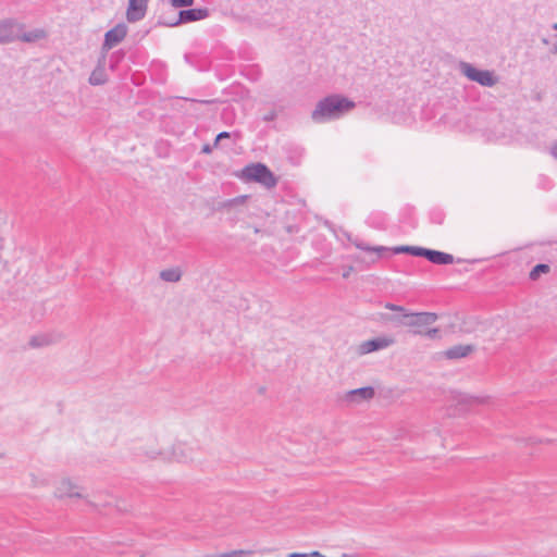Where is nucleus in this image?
Listing matches in <instances>:
<instances>
[{"label": "nucleus", "instance_id": "1", "mask_svg": "<svg viewBox=\"0 0 557 557\" xmlns=\"http://www.w3.org/2000/svg\"><path fill=\"white\" fill-rule=\"evenodd\" d=\"M356 108V103L347 97L333 94L321 99L311 113V119L323 123L339 119Z\"/></svg>", "mask_w": 557, "mask_h": 557}, {"label": "nucleus", "instance_id": "2", "mask_svg": "<svg viewBox=\"0 0 557 557\" xmlns=\"http://www.w3.org/2000/svg\"><path fill=\"white\" fill-rule=\"evenodd\" d=\"M242 177L247 182L262 184L267 188H272L277 184V178L263 163H251L246 165L242 171Z\"/></svg>", "mask_w": 557, "mask_h": 557}, {"label": "nucleus", "instance_id": "3", "mask_svg": "<svg viewBox=\"0 0 557 557\" xmlns=\"http://www.w3.org/2000/svg\"><path fill=\"white\" fill-rule=\"evenodd\" d=\"M461 73L471 82H475L483 87L495 86L499 77L491 70H480L468 62L460 63Z\"/></svg>", "mask_w": 557, "mask_h": 557}, {"label": "nucleus", "instance_id": "4", "mask_svg": "<svg viewBox=\"0 0 557 557\" xmlns=\"http://www.w3.org/2000/svg\"><path fill=\"white\" fill-rule=\"evenodd\" d=\"M438 319V315L434 312H408L406 319V326L412 329V333L416 335H422V329L433 324Z\"/></svg>", "mask_w": 557, "mask_h": 557}, {"label": "nucleus", "instance_id": "5", "mask_svg": "<svg viewBox=\"0 0 557 557\" xmlns=\"http://www.w3.org/2000/svg\"><path fill=\"white\" fill-rule=\"evenodd\" d=\"M208 16L209 10L207 8L186 9L178 11L177 18L175 21H163V24L168 27H175L182 24L200 21Z\"/></svg>", "mask_w": 557, "mask_h": 557}, {"label": "nucleus", "instance_id": "6", "mask_svg": "<svg viewBox=\"0 0 557 557\" xmlns=\"http://www.w3.org/2000/svg\"><path fill=\"white\" fill-rule=\"evenodd\" d=\"M22 27L23 26L14 18L0 21V44H9L17 40Z\"/></svg>", "mask_w": 557, "mask_h": 557}, {"label": "nucleus", "instance_id": "7", "mask_svg": "<svg viewBox=\"0 0 557 557\" xmlns=\"http://www.w3.org/2000/svg\"><path fill=\"white\" fill-rule=\"evenodd\" d=\"M127 35V26L124 23L116 24L104 34L102 51H109L114 46L124 40Z\"/></svg>", "mask_w": 557, "mask_h": 557}, {"label": "nucleus", "instance_id": "8", "mask_svg": "<svg viewBox=\"0 0 557 557\" xmlns=\"http://www.w3.org/2000/svg\"><path fill=\"white\" fill-rule=\"evenodd\" d=\"M420 257L437 265H447L454 263V256L444 251L422 247Z\"/></svg>", "mask_w": 557, "mask_h": 557}, {"label": "nucleus", "instance_id": "9", "mask_svg": "<svg viewBox=\"0 0 557 557\" xmlns=\"http://www.w3.org/2000/svg\"><path fill=\"white\" fill-rule=\"evenodd\" d=\"M149 0H128L126 18L131 23L143 20L147 12Z\"/></svg>", "mask_w": 557, "mask_h": 557}, {"label": "nucleus", "instance_id": "10", "mask_svg": "<svg viewBox=\"0 0 557 557\" xmlns=\"http://www.w3.org/2000/svg\"><path fill=\"white\" fill-rule=\"evenodd\" d=\"M394 342L395 341L391 337H375L361 343V345L359 346V352L361 355H366L373 351H377L392 346Z\"/></svg>", "mask_w": 557, "mask_h": 557}, {"label": "nucleus", "instance_id": "11", "mask_svg": "<svg viewBox=\"0 0 557 557\" xmlns=\"http://www.w3.org/2000/svg\"><path fill=\"white\" fill-rule=\"evenodd\" d=\"M374 395L375 391L372 386H364L348 391L345 394V400L352 404H360L361 401L372 399Z\"/></svg>", "mask_w": 557, "mask_h": 557}, {"label": "nucleus", "instance_id": "12", "mask_svg": "<svg viewBox=\"0 0 557 557\" xmlns=\"http://www.w3.org/2000/svg\"><path fill=\"white\" fill-rule=\"evenodd\" d=\"M352 244L360 250L376 253L377 259L389 258L393 256L392 248L385 246H370L360 239L354 240Z\"/></svg>", "mask_w": 557, "mask_h": 557}, {"label": "nucleus", "instance_id": "13", "mask_svg": "<svg viewBox=\"0 0 557 557\" xmlns=\"http://www.w3.org/2000/svg\"><path fill=\"white\" fill-rule=\"evenodd\" d=\"M474 350L473 345H456L445 351L447 359H460L467 357Z\"/></svg>", "mask_w": 557, "mask_h": 557}, {"label": "nucleus", "instance_id": "14", "mask_svg": "<svg viewBox=\"0 0 557 557\" xmlns=\"http://www.w3.org/2000/svg\"><path fill=\"white\" fill-rule=\"evenodd\" d=\"M188 448L183 444L174 445L171 456L164 457L168 460H175L177 462H186L189 459Z\"/></svg>", "mask_w": 557, "mask_h": 557}, {"label": "nucleus", "instance_id": "15", "mask_svg": "<svg viewBox=\"0 0 557 557\" xmlns=\"http://www.w3.org/2000/svg\"><path fill=\"white\" fill-rule=\"evenodd\" d=\"M408 310L405 309V312H396L395 314H382V319L385 322H389L395 327L406 326L405 322L408 315Z\"/></svg>", "mask_w": 557, "mask_h": 557}, {"label": "nucleus", "instance_id": "16", "mask_svg": "<svg viewBox=\"0 0 557 557\" xmlns=\"http://www.w3.org/2000/svg\"><path fill=\"white\" fill-rule=\"evenodd\" d=\"M46 36V33L44 29H33L30 32H25V33H21L20 32V37L17 40H22L24 42H35L39 39H42L45 38Z\"/></svg>", "mask_w": 557, "mask_h": 557}, {"label": "nucleus", "instance_id": "17", "mask_svg": "<svg viewBox=\"0 0 557 557\" xmlns=\"http://www.w3.org/2000/svg\"><path fill=\"white\" fill-rule=\"evenodd\" d=\"M182 277V271L178 268L165 269L160 272V278L164 282L176 283Z\"/></svg>", "mask_w": 557, "mask_h": 557}, {"label": "nucleus", "instance_id": "18", "mask_svg": "<svg viewBox=\"0 0 557 557\" xmlns=\"http://www.w3.org/2000/svg\"><path fill=\"white\" fill-rule=\"evenodd\" d=\"M550 271V267L546 263H539L532 268L529 273L531 281H537L542 274H547Z\"/></svg>", "mask_w": 557, "mask_h": 557}, {"label": "nucleus", "instance_id": "19", "mask_svg": "<svg viewBox=\"0 0 557 557\" xmlns=\"http://www.w3.org/2000/svg\"><path fill=\"white\" fill-rule=\"evenodd\" d=\"M421 249H422V247H418V246H396V247L392 248V251H393V255L409 253L414 257H420L421 252H419V251H421Z\"/></svg>", "mask_w": 557, "mask_h": 557}, {"label": "nucleus", "instance_id": "20", "mask_svg": "<svg viewBox=\"0 0 557 557\" xmlns=\"http://www.w3.org/2000/svg\"><path fill=\"white\" fill-rule=\"evenodd\" d=\"M65 495L69 497H79L81 496V494L78 492H74V487L72 486L71 482L67 480L62 481L61 487L59 488V494H58L59 497H63Z\"/></svg>", "mask_w": 557, "mask_h": 557}, {"label": "nucleus", "instance_id": "21", "mask_svg": "<svg viewBox=\"0 0 557 557\" xmlns=\"http://www.w3.org/2000/svg\"><path fill=\"white\" fill-rule=\"evenodd\" d=\"M431 221L435 224H442L444 221V213L441 210H433L430 214Z\"/></svg>", "mask_w": 557, "mask_h": 557}, {"label": "nucleus", "instance_id": "22", "mask_svg": "<svg viewBox=\"0 0 557 557\" xmlns=\"http://www.w3.org/2000/svg\"><path fill=\"white\" fill-rule=\"evenodd\" d=\"M173 8H187L194 4V0H170Z\"/></svg>", "mask_w": 557, "mask_h": 557}, {"label": "nucleus", "instance_id": "23", "mask_svg": "<svg viewBox=\"0 0 557 557\" xmlns=\"http://www.w3.org/2000/svg\"><path fill=\"white\" fill-rule=\"evenodd\" d=\"M104 82H106V79L102 77V75L101 74L98 75L96 71H94L89 77V83L91 85H101Z\"/></svg>", "mask_w": 557, "mask_h": 557}, {"label": "nucleus", "instance_id": "24", "mask_svg": "<svg viewBox=\"0 0 557 557\" xmlns=\"http://www.w3.org/2000/svg\"><path fill=\"white\" fill-rule=\"evenodd\" d=\"M476 398L470 396V395H467V394H460L457 398V401L459 405H469L471 403H473Z\"/></svg>", "mask_w": 557, "mask_h": 557}, {"label": "nucleus", "instance_id": "25", "mask_svg": "<svg viewBox=\"0 0 557 557\" xmlns=\"http://www.w3.org/2000/svg\"><path fill=\"white\" fill-rule=\"evenodd\" d=\"M424 336H426L428 338H440V329L437 327H433V329H429L428 331L423 332Z\"/></svg>", "mask_w": 557, "mask_h": 557}, {"label": "nucleus", "instance_id": "26", "mask_svg": "<svg viewBox=\"0 0 557 557\" xmlns=\"http://www.w3.org/2000/svg\"><path fill=\"white\" fill-rule=\"evenodd\" d=\"M384 307L391 311H394V312H405V307L403 306H399V305H395V304H392V302H386L384 305Z\"/></svg>", "mask_w": 557, "mask_h": 557}, {"label": "nucleus", "instance_id": "27", "mask_svg": "<svg viewBox=\"0 0 557 557\" xmlns=\"http://www.w3.org/2000/svg\"><path fill=\"white\" fill-rule=\"evenodd\" d=\"M230 137H231V133H228V132H221L220 134L216 135V137L214 139V143H213V146L216 147L221 139L230 138Z\"/></svg>", "mask_w": 557, "mask_h": 557}, {"label": "nucleus", "instance_id": "28", "mask_svg": "<svg viewBox=\"0 0 557 557\" xmlns=\"http://www.w3.org/2000/svg\"><path fill=\"white\" fill-rule=\"evenodd\" d=\"M29 345H30L32 347H34V348H36V347H40V346L42 345V342H40L39 337L34 336V337H32V338H30V341H29Z\"/></svg>", "mask_w": 557, "mask_h": 557}, {"label": "nucleus", "instance_id": "29", "mask_svg": "<svg viewBox=\"0 0 557 557\" xmlns=\"http://www.w3.org/2000/svg\"><path fill=\"white\" fill-rule=\"evenodd\" d=\"M213 147H214L213 145L211 146L209 144H206V145L202 146L201 152L206 153V154H209V153H211Z\"/></svg>", "mask_w": 557, "mask_h": 557}, {"label": "nucleus", "instance_id": "30", "mask_svg": "<svg viewBox=\"0 0 557 557\" xmlns=\"http://www.w3.org/2000/svg\"><path fill=\"white\" fill-rule=\"evenodd\" d=\"M287 557H308L305 553H290Z\"/></svg>", "mask_w": 557, "mask_h": 557}, {"label": "nucleus", "instance_id": "31", "mask_svg": "<svg viewBox=\"0 0 557 557\" xmlns=\"http://www.w3.org/2000/svg\"><path fill=\"white\" fill-rule=\"evenodd\" d=\"M274 119H275V113H274V112H271V113L267 114V115L263 117V120H264V121H268V122H269V121H273Z\"/></svg>", "mask_w": 557, "mask_h": 557}, {"label": "nucleus", "instance_id": "32", "mask_svg": "<svg viewBox=\"0 0 557 557\" xmlns=\"http://www.w3.org/2000/svg\"><path fill=\"white\" fill-rule=\"evenodd\" d=\"M550 153L557 159V141L553 145Z\"/></svg>", "mask_w": 557, "mask_h": 557}, {"label": "nucleus", "instance_id": "33", "mask_svg": "<svg viewBox=\"0 0 557 557\" xmlns=\"http://www.w3.org/2000/svg\"><path fill=\"white\" fill-rule=\"evenodd\" d=\"M308 557H325V556H323L320 552L314 550V552L308 554Z\"/></svg>", "mask_w": 557, "mask_h": 557}, {"label": "nucleus", "instance_id": "34", "mask_svg": "<svg viewBox=\"0 0 557 557\" xmlns=\"http://www.w3.org/2000/svg\"><path fill=\"white\" fill-rule=\"evenodd\" d=\"M146 455H147V457L154 459V458H157V455L162 456L163 453H146Z\"/></svg>", "mask_w": 557, "mask_h": 557}, {"label": "nucleus", "instance_id": "35", "mask_svg": "<svg viewBox=\"0 0 557 557\" xmlns=\"http://www.w3.org/2000/svg\"><path fill=\"white\" fill-rule=\"evenodd\" d=\"M175 20L176 18H172V17L166 18L165 16L162 15V16H160L159 24L164 25L163 21H175Z\"/></svg>", "mask_w": 557, "mask_h": 557}, {"label": "nucleus", "instance_id": "36", "mask_svg": "<svg viewBox=\"0 0 557 557\" xmlns=\"http://www.w3.org/2000/svg\"><path fill=\"white\" fill-rule=\"evenodd\" d=\"M350 270H351V268L348 271L343 273L344 278H347L349 276Z\"/></svg>", "mask_w": 557, "mask_h": 557}, {"label": "nucleus", "instance_id": "37", "mask_svg": "<svg viewBox=\"0 0 557 557\" xmlns=\"http://www.w3.org/2000/svg\"><path fill=\"white\" fill-rule=\"evenodd\" d=\"M552 52L557 53V42L554 45Z\"/></svg>", "mask_w": 557, "mask_h": 557}, {"label": "nucleus", "instance_id": "38", "mask_svg": "<svg viewBox=\"0 0 557 557\" xmlns=\"http://www.w3.org/2000/svg\"><path fill=\"white\" fill-rule=\"evenodd\" d=\"M552 28H553V29H555V30H557V23H554V24L552 25Z\"/></svg>", "mask_w": 557, "mask_h": 557}, {"label": "nucleus", "instance_id": "39", "mask_svg": "<svg viewBox=\"0 0 557 557\" xmlns=\"http://www.w3.org/2000/svg\"><path fill=\"white\" fill-rule=\"evenodd\" d=\"M542 41L543 44H548V40L546 38H544Z\"/></svg>", "mask_w": 557, "mask_h": 557}]
</instances>
